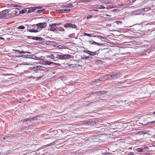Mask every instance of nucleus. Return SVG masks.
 <instances>
[{
	"instance_id": "338daca9",
	"label": "nucleus",
	"mask_w": 155,
	"mask_h": 155,
	"mask_svg": "<svg viewBox=\"0 0 155 155\" xmlns=\"http://www.w3.org/2000/svg\"><path fill=\"white\" fill-rule=\"evenodd\" d=\"M44 59V58L43 56H41L39 58V60H43Z\"/></svg>"
},
{
	"instance_id": "49530a36",
	"label": "nucleus",
	"mask_w": 155,
	"mask_h": 155,
	"mask_svg": "<svg viewBox=\"0 0 155 155\" xmlns=\"http://www.w3.org/2000/svg\"><path fill=\"white\" fill-rule=\"evenodd\" d=\"M116 23L117 25H119V24H122V22L121 21H116Z\"/></svg>"
},
{
	"instance_id": "c756f323",
	"label": "nucleus",
	"mask_w": 155,
	"mask_h": 155,
	"mask_svg": "<svg viewBox=\"0 0 155 155\" xmlns=\"http://www.w3.org/2000/svg\"><path fill=\"white\" fill-rule=\"evenodd\" d=\"M138 152H142L143 151V149L141 148H137L135 149Z\"/></svg>"
},
{
	"instance_id": "b1692460",
	"label": "nucleus",
	"mask_w": 155,
	"mask_h": 155,
	"mask_svg": "<svg viewBox=\"0 0 155 155\" xmlns=\"http://www.w3.org/2000/svg\"><path fill=\"white\" fill-rule=\"evenodd\" d=\"M99 53V51L97 50L95 52L91 51V56H94L95 55H98Z\"/></svg>"
},
{
	"instance_id": "a18cd8bd",
	"label": "nucleus",
	"mask_w": 155,
	"mask_h": 155,
	"mask_svg": "<svg viewBox=\"0 0 155 155\" xmlns=\"http://www.w3.org/2000/svg\"><path fill=\"white\" fill-rule=\"evenodd\" d=\"M16 10H15L14 11L15 12V14H16V16H18V14H17V13L18 12V10H19V8H16Z\"/></svg>"
},
{
	"instance_id": "6e6d98bb",
	"label": "nucleus",
	"mask_w": 155,
	"mask_h": 155,
	"mask_svg": "<svg viewBox=\"0 0 155 155\" xmlns=\"http://www.w3.org/2000/svg\"><path fill=\"white\" fill-rule=\"evenodd\" d=\"M92 15H89L87 17V19L91 18L92 17Z\"/></svg>"
},
{
	"instance_id": "39448f33",
	"label": "nucleus",
	"mask_w": 155,
	"mask_h": 155,
	"mask_svg": "<svg viewBox=\"0 0 155 155\" xmlns=\"http://www.w3.org/2000/svg\"><path fill=\"white\" fill-rule=\"evenodd\" d=\"M36 25L37 26V29H42L45 28L47 26V23L46 22H41L37 23L35 25H33V26ZM33 27V26H32Z\"/></svg>"
},
{
	"instance_id": "de8ad7c7",
	"label": "nucleus",
	"mask_w": 155,
	"mask_h": 155,
	"mask_svg": "<svg viewBox=\"0 0 155 155\" xmlns=\"http://www.w3.org/2000/svg\"><path fill=\"white\" fill-rule=\"evenodd\" d=\"M37 66V68H40V69H42V68H45L44 67H43V66H42L41 65H38V66Z\"/></svg>"
},
{
	"instance_id": "2f4dec72",
	"label": "nucleus",
	"mask_w": 155,
	"mask_h": 155,
	"mask_svg": "<svg viewBox=\"0 0 155 155\" xmlns=\"http://www.w3.org/2000/svg\"><path fill=\"white\" fill-rule=\"evenodd\" d=\"M27 10L22 9L21 10L19 11V14H24L27 12Z\"/></svg>"
},
{
	"instance_id": "f257e3e1",
	"label": "nucleus",
	"mask_w": 155,
	"mask_h": 155,
	"mask_svg": "<svg viewBox=\"0 0 155 155\" xmlns=\"http://www.w3.org/2000/svg\"><path fill=\"white\" fill-rule=\"evenodd\" d=\"M152 54V51L150 49L142 50L137 53V55L139 56L142 57L145 59L147 58Z\"/></svg>"
},
{
	"instance_id": "7c9ffc66",
	"label": "nucleus",
	"mask_w": 155,
	"mask_h": 155,
	"mask_svg": "<svg viewBox=\"0 0 155 155\" xmlns=\"http://www.w3.org/2000/svg\"><path fill=\"white\" fill-rule=\"evenodd\" d=\"M83 52L85 53H87L89 55H91V51L90 50H85L83 51Z\"/></svg>"
},
{
	"instance_id": "f3484780",
	"label": "nucleus",
	"mask_w": 155,
	"mask_h": 155,
	"mask_svg": "<svg viewBox=\"0 0 155 155\" xmlns=\"http://www.w3.org/2000/svg\"><path fill=\"white\" fill-rule=\"evenodd\" d=\"M29 127V126H25L19 128V130L20 131L27 130H28Z\"/></svg>"
},
{
	"instance_id": "e433bc0d",
	"label": "nucleus",
	"mask_w": 155,
	"mask_h": 155,
	"mask_svg": "<svg viewBox=\"0 0 155 155\" xmlns=\"http://www.w3.org/2000/svg\"><path fill=\"white\" fill-rule=\"evenodd\" d=\"M58 29L59 31H64L65 30L64 28L61 27L58 28Z\"/></svg>"
},
{
	"instance_id": "a19ab883",
	"label": "nucleus",
	"mask_w": 155,
	"mask_h": 155,
	"mask_svg": "<svg viewBox=\"0 0 155 155\" xmlns=\"http://www.w3.org/2000/svg\"><path fill=\"white\" fill-rule=\"evenodd\" d=\"M101 36L99 35H93L92 36V37H94V38H99V39H101Z\"/></svg>"
},
{
	"instance_id": "37998d69",
	"label": "nucleus",
	"mask_w": 155,
	"mask_h": 155,
	"mask_svg": "<svg viewBox=\"0 0 155 155\" xmlns=\"http://www.w3.org/2000/svg\"><path fill=\"white\" fill-rule=\"evenodd\" d=\"M96 94H97V93H96V91L94 92H92L91 93H89L88 94H87V95H91V94H92L93 95H94Z\"/></svg>"
},
{
	"instance_id": "0eeeda50",
	"label": "nucleus",
	"mask_w": 155,
	"mask_h": 155,
	"mask_svg": "<svg viewBox=\"0 0 155 155\" xmlns=\"http://www.w3.org/2000/svg\"><path fill=\"white\" fill-rule=\"evenodd\" d=\"M64 27L66 28H71L76 29L78 27L75 24H72L71 23H68L65 24L64 25Z\"/></svg>"
},
{
	"instance_id": "ddd939ff",
	"label": "nucleus",
	"mask_w": 155,
	"mask_h": 155,
	"mask_svg": "<svg viewBox=\"0 0 155 155\" xmlns=\"http://www.w3.org/2000/svg\"><path fill=\"white\" fill-rule=\"evenodd\" d=\"M49 26L50 27V31H54L56 30L58 28L56 25H53V24H50Z\"/></svg>"
},
{
	"instance_id": "20e7f679",
	"label": "nucleus",
	"mask_w": 155,
	"mask_h": 155,
	"mask_svg": "<svg viewBox=\"0 0 155 155\" xmlns=\"http://www.w3.org/2000/svg\"><path fill=\"white\" fill-rule=\"evenodd\" d=\"M108 80L107 76H104L97 79H95L93 81V82H95L96 83H100L101 82H104Z\"/></svg>"
},
{
	"instance_id": "e2e57ef3",
	"label": "nucleus",
	"mask_w": 155,
	"mask_h": 155,
	"mask_svg": "<svg viewBox=\"0 0 155 155\" xmlns=\"http://www.w3.org/2000/svg\"><path fill=\"white\" fill-rule=\"evenodd\" d=\"M61 23H53V25H61Z\"/></svg>"
},
{
	"instance_id": "4be33fe9",
	"label": "nucleus",
	"mask_w": 155,
	"mask_h": 155,
	"mask_svg": "<svg viewBox=\"0 0 155 155\" xmlns=\"http://www.w3.org/2000/svg\"><path fill=\"white\" fill-rule=\"evenodd\" d=\"M91 1V0H79L78 3L83 2L84 3H87Z\"/></svg>"
},
{
	"instance_id": "69168bd1",
	"label": "nucleus",
	"mask_w": 155,
	"mask_h": 155,
	"mask_svg": "<svg viewBox=\"0 0 155 155\" xmlns=\"http://www.w3.org/2000/svg\"><path fill=\"white\" fill-rule=\"evenodd\" d=\"M57 63H55L54 62H52L51 64V66H55L56 65Z\"/></svg>"
},
{
	"instance_id": "09e8293b",
	"label": "nucleus",
	"mask_w": 155,
	"mask_h": 155,
	"mask_svg": "<svg viewBox=\"0 0 155 155\" xmlns=\"http://www.w3.org/2000/svg\"><path fill=\"white\" fill-rule=\"evenodd\" d=\"M81 58L82 59L86 60V56L85 55H84L83 56H81Z\"/></svg>"
},
{
	"instance_id": "f704fd0d",
	"label": "nucleus",
	"mask_w": 155,
	"mask_h": 155,
	"mask_svg": "<svg viewBox=\"0 0 155 155\" xmlns=\"http://www.w3.org/2000/svg\"><path fill=\"white\" fill-rule=\"evenodd\" d=\"M16 52H18V53H19L20 54H21V53H24V54H25V53H27V52L26 51H20L19 50H16Z\"/></svg>"
},
{
	"instance_id": "9b49d317",
	"label": "nucleus",
	"mask_w": 155,
	"mask_h": 155,
	"mask_svg": "<svg viewBox=\"0 0 155 155\" xmlns=\"http://www.w3.org/2000/svg\"><path fill=\"white\" fill-rule=\"evenodd\" d=\"M87 123L88 125H93L96 124V121L94 118L90 119L87 121Z\"/></svg>"
},
{
	"instance_id": "4468645a",
	"label": "nucleus",
	"mask_w": 155,
	"mask_h": 155,
	"mask_svg": "<svg viewBox=\"0 0 155 155\" xmlns=\"http://www.w3.org/2000/svg\"><path fill=\"white\" fill-rule=\"evenodd\" d=\"M41 43V44L43 45H50L51 44V43L52 42V41H43Z\"/></svg>"
},
{
	"instance_id": "393cba45",
	"label": "nucleus",
	"mask_w": 155,
	"mask_h": 155,
	"mask_svg": "<svg viewBox=\"0 0 155 155\" xmlns=\"http://www.w3.org/2000/svg\"><path fill=\"white\" fill-rule=\"evenodd\" d=\"M27 31H28L30 32L37 33L39 32V31L38 29H30L28 30L27 29Z\"/></svg>"
},
{
	"instance_id": "6e6552de",
	"label": "nucleus",
	"mask_w": 155,
	"mask_h": 155,
	"mask_svg": "<svg viewBox=\"0 0 155 155\" xmlns=\"http://www.w3.org/2000/svg\"><path fill=\"white\" fill-rule=\"evenodd\" d=\"M29 70H31L32 71H36L35 73L37 72V71H44L45 69L38 68L37 66H34L33 67H29L28 68Z\"/></svg>"
},
{
	"instance_id": "f8f14e48",
	"label": "nucleus",
	"mask_w": 155,
	"mask_h": 155,
	"mask_svg": "<svg viewBox=\"0 0 155 155\" xmlns=\"http://www.w3.org/2000/svg\"><path fill=\"white\" fill-rule=\"evenodd\" d=\"M71 9H61L60 10H57L56 11V12L57 13H64L66 12H67L70 11Z\"/></svg>"
},
{
	"instance_id": "9d476101",
	"label": "nucleus",
	"mask_w": 155,
	"mask_h": 155,
	"mask_svg": "<svg viewBox=\"0 0 155 155\" xmlns=\"http://www.w3.org/2000/svg\"><path fill=\"white\" fill-rule=\"evenodd\" d=\"M118 74L117 73L114 74L110 75L107 76L108 80L114 79L117 78Z\"/></svg>"
},
{
	"instance_id": "8fccbe9b",
	"label": "nucleus",
	"mask_w": 155,
	"mask_h": 155,
	"mask_svg": "<svg viewBox=\"0 0 155 155\" xmlns=\"http://www.w3.org/2000/svg\"><path fill=\"white\" fill-rule=\"evenodd\" d=\"M5 14L3 13L2 11L0 12V19H3V18H1V17L3 15H4Z\"/></svg>"
},
{
	"instance_id": "f03ea898",
	"label": "nucleus",
	"mask_w": 155,
	"mask_h": 155,
	"mask_svg": "<svg viewBox=\"0 0 155 155\" xmlns=\"http://www.w3.org/2000/svg\"><path fill=\"white\" fill-rule=\"evenodd\" d=\"M140 43L141 45L142 46H147L149 45L150 43H152L153 45H152L151 47L152 48H154L155 49V38H153L152 39V40L150 42L147 41L145 40H143Z\"/></svg>"
},
{
	"instance_id": "864d4df0",
	"label": "nucleus",
	"mask_w": 155,
	"mask_h": 155,
	"mask_svg": "<svg viewBox=\"0 0 155 155\" xmlns=\"http://www.w3.org/2000/svg\"><path fill=\"white\" fill-rule=\"evenodd\" d=\"M103 3L106 4H107L109 3V2L107 0H103Z\"/></svg>"
},
{
	"instance_id": "5fc2aeb1",
	"label": "nucleus",
	"mask_w": 155,
	"mask_h": 155,
	"mask_svg": "<svg viewBox=\"0 0 155 155\" xmlns=\"http://www.w3.org/2000/svg\"><path fill=\"white\" fill-rule=\"evenodd\" d=\"M25 37L28 39H32V37L31 36H26Z\"/></svg>"
},
{
	"instance_id": "72a5a7b5",
	"label": "nucleus",
	"mask_w": 155,
	"mask_h": 155,
	"mask_svg": "<svg viewBox=\"0 0 155 155\" xmlns=\"http://www.w3.org/2000/svg\"><path fill=\"white\" fill-rule=\"evenodd\" d=\"M115 7L114 6L112 5H110L107 6L106 8L108 10L109 9H111V8H114Z\"/></svg>"
},
{
	"instance_id": "473e14b6",
	"label": "nucleus",
	"mask_w": 155,
	"mask_h": 155,
	"mask_svg": "<svg viewBox=\"0 0 155 155\" xmlns=\"http://www.w3.org/2000/svg\"><path fill=\"white\" fill-rule=\"evenodd\" d=\"M100 39H101V41H105L108 40V39L107 38L102 36H101V37Z\"/></svg>"
},
{
	"instance_id": "4d7b16f0",
	"label": "nucleus",
	"mask_w": 155,
	"mask_h": 155,
	"mask_svg": "<svg viewBox=\"0 0 155 155\" xmlns=\"http://www.w3.org/2000/svg\"><path fill=\"white\" fill-rule=\"evenodd\" d=\"M31 118V121H32V120H36V117H33L32 118Z\"/></svg>"
},
{
	"instance_id": "c03bdc74",
	"label": "nucleus",
	"mask_w": 155,
	"mask_h": 155,
	"mask_svg": "<svg viewBox=\"0 0 155 155\" xmlns=\"http://www.w3.org/2000/svg\"><path fill=\"white\" fill-rule=\"evenodd\" d=\"M150 10V8H143V12H147L148 11Z\"/></svg>"
},
{
	"instance_id": "79ce46f5",
	"label": "nucleus",
	"mask_w": 155,
	"mask_h": 155,
	"mask_svg": "<svg viewBox=\"0 0 155 155\" xmlns=\"http://www.w3.org/2000/svg\"><path fill=\"white\" fill-rule=\"evenodd\" d=\"M47 57L51 58L52 59H53L54 57V55L53 54H51L50 55L48 56Z\"/></svg>"
},
{
	"instance_id": "58836bf2",
	"label": "nucleus",
	"mask_w": 155,
	"mask_h": 155,
	"mask_svg": "<svg viewBox=\"0 0 155 155\" xmlns=\"http://www.w3.org/2000/svg\"><path fill=\"white\" fill-rule=\"evenodd\" d=\"M18 28L19 29H24L25 28V27L23 25L19 26Z\"/></svg>"
},
{
	"instance_id": "aec40b11",
	"label": "nucleus",
	"mask_w": 155,
	"mask_h": 155,
	"mask_svg": "<svg viewBox=\"0 0 155 155\" xmlns=\"http://www.w3.org/2000/svg\"><path fill=\"white\" fill-rule=\"evenodd\" d=\"M12 136L9 135L4 137L3 138V140L6 141H8L12 139Z\"/></svg>"
},
{
	"instance_id": "423d86ee",
	"label": "nucleus",
	"mask_w": 155,
	"mask_h": 155,
	"mask_svg": "<svg viewBox=\"0 0 155 155\" xmlns=\"http://www.w3.org/2000/svg\"><path fill=\"white\" fill-rule=\"evenodd\" d=\"M124 82H118L114 84L112 86L116 88H120L122 86H124Z\"/></svg>"
},
{
	"instance_id": "052dcab7",
	"label": "nucleus",
	"mask_w": 155,
	"mask_h": 155,
	"mask_svg": "<svg viewBox=\"0 0 155 155\" xmlns=\"http://www.w3.org/2000/svg\"><path fill=\"white\" fill-rule=\"evenodd\" d=\"M7 11L5 10L3 11H2L3 13L4 14H6L7 13V12L6 11Z\"/></svg>"
},
{
	"instance_id": "680f3d73",
	"label": "nucleus",
	"mask_w": 155,
	"mask_h": 155,
	"mask_svg": "<svg viewBox=\"0 0 155 155\" xmlns=\"http://www.w3.org/2000/svg\"><path fill=\"white\" fill-rule=\"evenodd\" d=\"M151 121H149L146 124H144V125H147L148 124H152V123H151Z\"/></svg>"
},
{
	"instance_id": "ea45409f",
	"label": "nucleus",
	"mask_w": 155,
	"mask_h": 155,
	"mask_svg": "<svg viewBox=\"0 0 155 155\" xmlns=\"http://www.w3.org/2000/svg\"><path fill=\"white\" fill-rule=\"evenodd\" d=\"M52 62L48 61H46V65H51L52 64Z\"/></svg>"
},
{
	"instance_id": "4c0bfd02",
	"label": "nucleus",
	"mask_w": 155,
	"mask_h": 155,
	"mask_svg": "<svg viewBox=\"0 0 155 155\" xmlns=\"http://www.w3.org/2000/svg\"><path fill=\"white\" fill-rule=\"evenodd\" d=\"M35 55H34L32 54V55H31V57H24V58H31V59H35Z\"/></svg>"
},
{
	"instance_id": "0e129e2a",
	"label": "nucleus",
	"mask_w": 155,
	"mask_h": 155,
	"mask_svg": "<svg viewBox=\"0 0 155 155\" xmlns=\"http://www.w3.org/2000/svg\"><path fill=\"white\" fill-rule=\"evenodd\" d=\"M139 12L140 13L142 12H143V8H142L138 10Z\"/></svg>"
},
{
	"instance_id": "a878e982",
	"label": "nucleus",
	"mask_w": 155,
	"mask_h": 155,
	"mask_svg": "<svg viewBox=\"0 0 155 155\" xmlns=\"http://www.w3.org/2000/svg\"><path fill=\"white\" fill-rule=\"evenodd\" d=\"M96 8L98 9H104L105 8H106L102 5H97Z\"/></svg>"
},
{
	"instance_id": "774afa93",
	"label": "nucleus",
	"mask_w": 155,
	"mask_h": 155,
	"mask_svg": "<svg viewBox=\"0 0 155 155\" xmlns=\"http://www.w3.org/2000/svg\"><path fill=\"white\" fill-rule=\"evenodd\" d=\"M43 64L40 63V64H43V65H46V61H43Z\"/></svg>"
},
{
	"instance_id": "bb28decb",
	"label": "nucleus",
	"mask_w": 155,
	"mask_h": 155,
	"mask_svg": "<svg viewBox=\"0 0 155 155\" xmlns=\"http://www.w3.org/2000/svg\"><path fill=\"white\" fill-rule=\"evenodd\" d=\"M28 121H31V118H27L25 119H24L22 121V122L24 123H26Z\"/></svg>"
},
{
	"instance_id": "6ab92c4d",
	"label": "nucleus",
	"mask_w": 155,
	"mask_h": 155,
	"mask_svg": "<svg viewBox=\"0 0 155 155\" xmlns=\"http://www.w3.org/2000/svg\"><path fill=\"white\" fill-rule=\"evenodd\" d=\"M118 124L117 123H115V124H110V128L112 129H117V126H118Z\"/></svg>"
},
{
	"instance_id": "7ed1b4c3",
	"label": "nucleus",
	"mask_w": 155,
	"mask_h": 155,
	"mask_svg": "<svg viewBox=\"0 0 155 155\" xmlns=\"http://www.w3.org/2000/svg\"><path fill=\"white\" fill-rule=\"evenodd\" d=\"M71 55L70 54H57L56 58L57 59H59L61 60H65L69 59L70 58Z\"/></svg>"
},
{
	"instance_id": "1a4fd4ad",
	"label": "nucleus",
	"mask_w": 155,
	"mask_h": 155,
	"mask_svg": "<svg viewBox=\"0 0 155 155\" xmlns=\"http://www.w3.org/2000/svg\"><path fill=\"white\" fill-rule=\"evenodd\" d=\"M88 42L89 44H90L92 45H97L98 46H104L105 44L104 43H99L97 42H95L93 40H89L88 41Z\"/></svg>"
},
{
	"instance_id": "dca6fc26",
	"label": "nucleus",
	"mask_w": 155,
	"mask_h": 155,
	"mask_svg": "<svg viewBox=\"0 0 155 155\" xmlns=\"http://www.w3.org/2000/svg\"><path fill=\"white\" fill-rule=\"evenodd\" d=\"M97 94H99L97 95H100L102 94H104L107 93V91H96Z\"/></svg>"
},
{
	"instance_id": "3c124183",
	"label": "nucleus",
	"mask_w": 155,
	"mask_h": 155,
	"mask_svg": "<svg viewBox=\"0 0 155 155\" xmlns=\"http://www.w3.org/2000/svg\"><path fill=\"white\" fill-rule=\"evenodd\" d=\"M84 35H86V36H87V37H90L92 36L91 35V34H88V33H84Z\"/></svg>"
},
{
	"instance_id": "5701e85b",
	"label": "nucleus",
	"mask_w": 155,
	"mask_h": 155,
	"mask_svg": "<svg viewBox=\"0 0 155 155\" xmlns=\"http://www.w3.org/2000/svg\"><path fill=\"white\" fill-rule=\"evenodd\" d=\"M73 7V6L72 4H70L68 5H62L61 6L62 8H72Z\"/></svg>"
},
{
	"instance_id": "412c9836",
	"label": "nucleus",
	"mask_w": 155,
	"mask_h": 155,
	"mask_svg": "<svg viewBox=\"0 0 155 155\" xmlns=\"http://www.w3.org/2000/svg\"><path fill=\"white\" fill-rule=\"evenodd\" d=\"M37 9H38V8L37 7H32L31 8V9L28 10L27 12V13H29L33 12L35 11Z\"/></svg>"
},
{
	"instance_id": "2eb2a0df",
	"label": "nucleus",
	"mask_w": 155,
	"mask_h": 155,
	"mask_svg": "<svg viewBox=\"0 0 155 155\" xmlns=\"http://www.w3.org/2000/svg\"><path fill=\"white\" fill-rule=\"evenodd\" d=\"M12 17V15L11 14L8 13L7 14H5L4 15H3V16L1 17L2 18H10Z\"/></svg>"
},
{
	"instance_id": "c85d7f7f",
	"label": "nucleus",
	"mask_w": 155,
	"mask_h": 155,
	"mask_svg": "<svg viewBox=\"0 0 155 155\" xmlns=\"http://www.w3.org/2000/svg\"><path fill=\"white\" fill-rule=\"evenodd\" d=\"M147 132V131L145 130L140 131H139L138 133L140 135H142L143 134H145Z\"/></svg>"
},
{
	"instance_id": "13d9d810",
	"label": "nucleus",
	"mask_w": 155,
	"mask_h": 155,
	"mask_svg": "<svg viewBox=\"0 0 155 155\" xmlns=\"http://www.w3.org/2000/svg\"><path fill=\"white\" fill-rule=\"evenodd\" d=\"M12 6L13 7H20V6L19 5H15L14 4L12 5Z\"/></svg>"
},
{
	"instance_id": "c9c22d12",
	"label": "nucleus",
	"mask_w": 155,
	"mask_h": 155,
	"mask_svg": "<svg viewBox=\"0 0 155 155\" xmlns=\"http://www.w3.org/2000/svg\"><path fill=\"white\" fill-rule=\"evenodd\" d=\"M55 143V142L54 141L53 142L51 143H50L49 144H48V145H45L44 147H46L49 146V145H54Z\"/></svg>"
},
{
	"instance_id": "603ef678",
	"label": "nucleus",
	"mask_w": 155,
	"mask_h": 155,
	"mask_svg": "<svg viewBox=\"0 0 155 155\" xmlns=\"http://www.w3.org/2000/svg\"><path fill=\"white\" fill-rule=\"evenodd\" d=\"M104 98V96H100L99 97H98V99L100 100H104V99H103V98Z\"/></svg>"
},
{
	"instance_id": "cd10ccee",
	"label": "nucleus",
	"mask_w": 155,
	"mask_h": 155,
	"mask_svg": "<svg viewBox=\"0 0 155 155\" xmlns=\"http://www.w3.org/2000/svg\"><path fill=\"white\" fill-rule=\"evenodd\" d=\"M45 10V8H42L41 9L38 10L36 11V12L39 14H40L42 12H43Z\"/></svg>"
},
{
	"instance_id": "a211bd4d",
	"label": "nucleus",
	"mask_w": 155,
	"mask_h": 155,
	"mask_svg": "<svg viewBox=\"0 0 155 155\" xmlns=\"http://www.w3.org/2000/svg\"><path fill=\"white\" fill-rule=\"evenodd\" d=\"M32 39L38 41H42L45 39L41 37L33 36L32 37Z\"/></svg>"
},
{
	"instance_id": "bf43d9fd",
	"label": "nucleus",
	"mask_w": 155,
	"mask_h": 155,
	"mask_svg": "<svg viewBox=\"0 0 155 155\" xmlns=\"http://www.w3.org/2000/svg\"><path fill=\"white\" fill-rule=\"evenodd\" d=\"M134 154V153L133 152H130L127 155H133Z\"/></svg>"
}]
</instances>
